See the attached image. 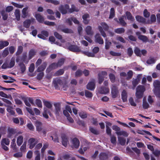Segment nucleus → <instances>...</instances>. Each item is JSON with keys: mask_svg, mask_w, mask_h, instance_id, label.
Listing matches in <instances>:
<instances>
[{"mask_svg": "<svg viewBox=\"0 0 160 160\" xmlns=\"http://www.w3.org/2000/svg\"><path fill=\"white\" fill-rule=\"evenodd\" d=\"M85 31L88 35H91L93 34L92 32V28L90 26H88L86 27L85 28Z\"/></svg>", "mask_w": 160, "mask_h": 160, "instance_id": "nucleus-26", "label": "nucleus"}, {"mask_svg": "<svg viewBox=\"0 0 160 160\" xmlns=\"http://www.w3.org/2000/svg\"><path fill=\"white\" fill-rule=\"evenodd\" d=\"M7 106L8 107L7 108V111L10 113L12 115H14L15 114V112L10 107H9V106Z\"/></svg>", "mask_w": 160, "mask_h": 160, "instance_id": "nucleus-54", "label": "nucleus"}, {"mask_svg": "<svg viewBox=\"0 0 160 160\" xmlns=\"http://www.w3.org/2000/svg\"><path fill=\"white\" fill-rule=\"evenodd\" d=\"M44 112L43 113V116L46 118H48V114H49L50 115V114L48 110L46 108H44Z\"/></svg>", "mask_w": 160, "mask_h": 160, "instance_id": "nucleus-30", "label": "nucleus"}, {"mask_svg": "<svg viewBox=\"0 0 160 160\" xmlns=\"http://www.w3.org/2000/svg\"><path fill=\"white\" fill-rule=\"evenodd\" d=\"M136 18L138 22L146 24L145 19L143 17L139 16H137L136 17Z\"/></svg>", "mask_w": 160, "mask_h": 160, "instance_id": "nucleus-23", "label": "nucleus"}, {"mask_svg": "<svg viewBox=\"0 0 160 160\" xmlns=\"http://www.w3.org/2000/svg\"><path fill=\"white\" fill-rule=\"evenodd\" d=\"M129 101L130 104V105L133 106H136V103L134 102L133 99L132 97L130 98L129 99Z\"/></svg>", "mask_w": 160, "mask_h": 160, "instance_id": "nucleus-55", "label": "nucleus"}, {"mask_svg": "<svg viewBox=\"0 0 160 160\" xmlns=\"http://www.w3.org/2000/svg\"><path fill=\"white\" fill-rule=\"evenodd\" d=\"M61 30L63 32L66 33H71L72 32L71 29L68 28H62Z\"/></svg>", "mask_w": 160, "mask_h": 160, "instance_id": "nucleus-53", "label": "nucleus"}, {"mask_svg": "<svg viewBox=\"0 0 160 160\" xmlns=\"http://www.w3.org/2000/svg\"><path fill=\"white\" fill-rule=\"evenodd\" d=\"M46 63H43L41 66L38 68L37 69L38 72H41L44 70L46 67Z\"/></svg>", "mask_w": 160, "mask_h": 160, "instance_id": "nucleus-34", "label": "nucleus"}, {"mask_svg": "<svg viewBox=\"0 0 160 160\" xmlns=\"http://www.w3.org/2000/svg\"><path fill=\"white\" fill-rule=\"evenodd\" d=\"M15 58H12L10 62L8 64L7 62H5L2 65V67L3 69H6L7 68H11L14 66L15 63Z\"/></svg>", "mask_w": 160, "mask_h": 160, "instance_id": "nucleus-5", "label": "nucleus"}, {"mask_svg": "<svg viewBox=\"0 0 160 160\" xmlns=\"http://www.w3.org/2000/svg\"><path fill=\"white\" fill-rule=\"evenodd\" d=\"M98 91L99 93L101 94H107L109 92V89L107 88H98Z\"/></svg>", "mask_w": 160, "mask_h": 160, "instance_id": "nucleus-15", "label": "nucleus"}, {"mask_svg": "<svg viewBox=\"0 0 160 160\" xmlns=\"http://www.w3.org/2000/svg\"><path fill=\"white\" fill-rule=\"evenodd\" d=\"M35 17L37 21L40 22L42 23L44 21L43 17L40 14H37L35 15Z\"/></svg>", "mask_w": 160, "mask_h": 160, "instance_id": "nucleus-21", "label": "nucleus"}, {"mask_svg": "<svg viewBox=\"0 0 160 160\" xmlns=\"http://www.w3.org/2000/svg\"><path fill=\"white\" fill-rule=\"evenodd\" d=\"M118 141L119 143L122 145H124L126 142L125 139L119 136L118 137Z\"/></svg>", "mask_w": 160, "mask_h": 160, "instance_id": "nucleus-29", "label": "nucleus"}, {"mask_svg": "<svg viewBox=\"0 0 160 160\" xmlns=\"http://www.w3.org/2000/svg\"><path fill=\"white\" fill-rule=\"evenodd\" d=\"M42 125L41 123L38 121H37L35 122V126L36 127V129L37 131H40L41 129V126Z\"/></svg>", "mask_w": 160, "mask_h": 160, "instance_id": "nucleus-28", "label": "nucleus"}, {"mask_svg": "<svg viewBox=\"0 0 160 160\" xmlns=\"http://www.w3.org/2000/svg\"><path fill=\"white\" fill-rule=\"evenodd\" d=\"M31 23V21L30 20H27L24 22V26L27 28L29 27Z\"/></svg>", "mask_w": 160, "mask_h": 160, "instance_id": "nucleus-49", "label": "nucleus"}, {"mask_svg": "<svg viewBox=\"0 0 160 160\" xmlns=\"http://www.w3.org/2000/svg\"><path fill=\"white\" fill-rule=\"evenodd\" d=\"M99 157L100 160H105L108 158L107 155L104 153H101Z\"/></svg>", "mask_w": 160, "mask_h": 160, "instance_id": "nucleus-35", "label": "nucleus"}, {"mask_svg": "<svg viewBox=\"0 0 160 160\" xmlns=\"http://www.w3.org/2000/svg\"><path fill=\"white\" fill-rule=\"evenodd\" d=\"M38 142V140L37 138H31L28 140V145L29 146V148L32 149Z\"/></svg>", "mask_w": 160, "mask_h": 160, "instance_id": "nucleus-4", "label": "nucleus"}, {"mask_svg": "<svg viewBox=\"0 0 160 160\" xmlns=\"http://www.w3.org/2000/svg\"><path fill=\"white\" fill-rule=\"evenodd\" d=\"M1 143V145H8L9 144L10 141L8 139L4 138L2 139Z\"/></svg>", "mask_w": 160, "mask_h": 160, "instance_id": "nucleus-27", "label": "nucleus"}, {"mask_svg": "<svg viewBox=\"0 0 160 160\" xmlns=\"http://www.w3.org/2000/svg\"><path fill=\"white\" fill-rule=\"evenodd\" d=\"M156 61V60L153 58H150L148 59L147 61V64L149 65L154 63Z\"/></svg>", "mask_w": 160, "mask_h": 160, "instance_id": "nucleus-43", "label": "nucleus"}, {"mask_svg": "<svg viewBox=\"0 0 160 160\" xmlns=\"http://www.w3.org/2000/svg\"><path fill=\"white\" fill-rule=\"evenodd\" d=\"M27 127L30 130L33 131L34 129V127L32 124L31 122L28 123Z\"/></svg>", "mask_w": 160, "mask_h": 160, "instance_id": "nucleus-63", "label": "nucleus"}, {"mask_svg": "<svg viewBox=\"0 0 160 160\" xmlns=\"http://www.w3.org/2000/svg\"><path fill=\"white\" fill-rule=\"evenodd\" d=\"M79 11L78 8H76L75 6L72 5V6L71 8L68 10V12L70 13H72L74 11L78 12Z\"/></svg>", "mask_w": 160, "mask_h": 160, "instance_id": "nucleus-42", "label": "nucleus"}, {"mask_svg": "<svg viewBox=\"0 0 160 160\" xmlns=\"http://www.w3.org/2000/svg\"><path fill=\"white\" fill-rule=\"evenodd\" d=\"M12 3L13 6L17 8H22L23 7V5L18 4L14 2H12Z\"/></svg>", "mask_w": 160, "mask_h": 160, "instance_id": "nucleus-62", "label": "nucleus"}, {"mask_svg": "<svg viewBox=\"0 0 160 160\" xmlns=\"http://www.w3.org/2000/svg\"><path fill=\"white\" fill-rule=\"evenodd\" d=\"M44 103L45 106L49 108H50L52 106V104L51 103L48 101H45Z\"/></svg>", "mask_w": 160, "mask_h": 160, "instance_id": "nucleus-60", "label": "nucleus"}, {"mask_svg": "<svg viewBox=\"0 0 160 160\" xmlns=\"http://www.w3.org/2000/svg\"><path fill=\"white\" fill-rule=\"evenodd\" d=\"M58 66L57 63H53L50 65L49 68L50 69H55L58 67Z\"/></svg>", "mask_w": 160, "mask_h": 160, "instance_id": "nucleus-51", "label": "nucleus"}, {"mask_svg": "<svg viewBox=\"0 0 160 160\" xmlns=\"http://www.w3.org/2000/svg\"><path fill=\"white\" fill-rule=\"evenodd\" d=\"M134 52L137 56H141V51L138 48L136 47L134 50Z\"/></svg>", "mask_w": 160, "mask_h": 160, "instance_id": "nucleus-38", "label": "nucleus"}, {"mask_svg": "<svg viewBox=\"0 0 160 160\" xmlns=\"http://www.w3.org/2000/svg\"><path fill=\"white\" fill-rule=\"evenodd\" d=\"M124 18V16H122L121 17L119 18V23L123 26H125L126 24V23L123 20Z\"/></svg>", "mask_w": 160, "mask_h": 160, "instance_id": "nucleus-47", "label": "nucleus"}, {"mask_svg": "<svg viewBox=\"0 0 160 160\" xmlns=\"http://www.w3.org/2000/svg\"><path fill=\"white\" fill-rule=\"evenodd\" d=\"M82 53L88 57H94V54L88 51H82Z\"/></svg>", "mask_w": 160, "mask_h": 160, "instance_id": "nucleus-40", "label": "nucleus"}, {"mask_svg": "<svg viewBox=\"0 0 160 160\" xmlns=\"http://www.w3.org/2000/svg\"><path fill=\"white\" fill-rule=\"evenodd\" d=\"M126 15L128 20L132 21L134 20V18L132 17L131 13L130 12H126Z\"/></svg>", "mask_w": 160, "mask_h": 160, "instance_id": "nucleus-32", "label": "nucleus"}, {"mask_svg": "<svg viewBox=\"0 0 160 160\" xmlns=\"http://www.w3.org/2000/svg\"><path fill=\"white\" fill-rule=\"evenodd\" d=\"M53 84L55 88L57 89L59 86L62 85V82L60 79L56 78L54 80Z\"/></svg>", "mask_w": 160, "mask_h": 160, "instance_id": "nucleus-11", "label": "nucleus"}, {"mask_svg": "<svg viewBox=\"0 0 160 160\" xmlns=\"http://www.w3.org/2000/svg\"><path fill=\"white\" fill-rule=\"evenodd\" d=\"M116 133L118 136H121L122 135L124 137H127L128 135V133L126 132V131H119L117 132Z\"/></svg>", "mask_w": 160, "mask_h": 160, "instance_id": "nucleus-24", "label": "nucleus"}, {"mask_svg": "<svg viewBox=\"0 0 160 160\" xmlns=\"http://www.w3.org/2000/svg\"><path fill=\"white\" fill-rule=\"evenodd\" d=\"M28 7L23 8L22 11V17L23 18H25L28 14Z\"/></svg>", "mask_w": 160, "mask_h": 160, "instance_id": "nucleus-25", "label": "nucleus"}, {"mask_svg": "<svg viewBox=\"0 0 160 160\" xmlns=\"http://www.w3.org/2000/svg\"><path fill=\"white\" fill-rule=\"evenodd\" d=\"M115 16V11L113 8H112L110 9V15L109 16V18H113Z\"/></svg>", "mask_w": 160, "mask_h": 160, "instance_id": "nucleus-44", "label": "nucleus"}, {"mask_svg": "<svg viewBox=\"0 0 160 160\" xmlns=\"http://www.w3.org/2000/svg\"><path fill=\"white\" fill-rule=\"evenodd\" d=\"M89 148L88 146L87 145L82 146L78 150L79 152L81 154H83L84 152Z\"/></svg>", "mask_w": 160, "mask_h": 160, "instance_id": "nucleus-18", "label": "nucleus"}, {"mask_svg": "<svg viewBox=\"0 0 160 160\" xmlns=\"http://www.w3.org/2000/svg\"><path fill=\"white\" fill-rule=\"evenodd\" d=\"M139 81V78H137L133 80L132 83L134 88L137 85Z\"/></svg>", "mask_w": 160, "mask_h": 160, "instance_id": "nucleus-61", "label": "nucleus"}, {"mask_svg": "<svg viewBox=\"0 0 160 160\" xmlns=\"http://www.w3.org/2000/svg\"><path fill=\"white\" fill-rule=\"evenodd\" d=\"M69 6L66 4L64 6H61L59 8V10L62 14H65L67 13V10L69 9Z\"/></svg>", "mask_w": 160, "mask_h": 160, "instance_id": "nucleus-10", "label": "nucleus"}, {"mask_svg": "<svg viewBox=\"0 0 160 160\" xmlns=\"http://www.w3.org/2000/svg\"><path fill=\"white\" fill-rule=\"evenodd\" d=\"M36 54V52L33 50H31L30 52H29V59H31L34 56V55L35 54Z\"/></svg>", "mask_w": 160, "mask_h": 160, "instance_id": "nucleus-46", "label": "nucleus"}, {"mask_svg": "<svg viewBox=\"0 0 160 160\" xmlns=\"http://www.w3.org/2000/svg\"><path fill=\"white\" fill-rule=\"evenodd\" d=\"M107 76V73L106 72L103 71L98 74L99 83L101 84L105 78Z\"/></svg>", "mask_w": 160, "mask_h": 160, "instance_id": "nucleus-8", "label": "nucleus"}, {"mask_svg": "<svg viewBox=\"0 0 160 160\" xmlns=\"http://www.w3.org/2000/svg\"><path fill=\"white\" fill-rule=\"evenodd\" d=\"M136 34V35L138 36V38L140 40L144 42H146L147 41L148 38L147 37L145 36L141 35L140 32H137Z\"/></svg>", "mask_w": 160, "mask_h": 160, "instance_id": "nucleus-13", "label": "nucleus"}, {"mask_svg": "<svg viewBox=\"0 0 160 160\" xmlns=\"http://www.w3.org/2000/svg\"><path fill=\"white\" fill-rule=\"evenodd\" d=\"M95 41L100 44L103 43V41L99 34H96L95 35Z\"/></svg>", "mask_w": 160, "mask_h": 160, "instance_id": "nucleus-14", "label": "nucleus"}, {"mask_svg": "<svg viewBox=\"0 0 160 160\" xmlns=\"http://www.w3.org/2000/svg\"><path fill=\"white\" fill-rule=\"evenodd\" d=\"M95 81L93 80L90 82L87 85V88L91 90H93L95 88Z\"/></svg>", "mask_w": 160, "mask_h": 160, "instance_id": "nucleus-12", "label": "nucleus"}, {"mask_svg": "<svg viewBox=\"0 0 160 160\" xmlns=\"http://www.w3.org/2000/svg\"><path fill=\"white\" fill-rule=\"evenodd\" d=\"M69 43H67V45L65 44L66 46L64 47L65 48H68L70 51L74 52H78L80 51V48L79 47L75 45H71L69 46Z\"/></svg>", "mask_w": 160, "mask_h": 160, "instance_id": "nucleus-7", "label": "nucleus"}, {"mask_svg": "<svg viewBox=\"0 0 160 160\" xmlns=\"http://www.w3.org/2000/svg\"><path fill=\"white\" fill-rule=\"evenodd\" d=\"M145 89L144 86H139L136 89V96L138 99L141 98L143 94V92L145 91Z\"/></svg>", "mask_w": 160, "mask_h": 160, "instance_id": "nucleus-1", "label": "nucleus"}, {"mask_svg": "<svg viewBox=\"0 0 160 160\" xmlns=\"http://www.w3.org/2000/svg\"><path fill=\"white\" fill-rule=\"evenodd\" d=\"M23 137L22 135L19 136L17 139V143L18 146H20L23 142Z\"/></svg>", "mask_w": 160, "mask_h": 160, "instance_id": "nucleus-20", "label": "nucleus"}, {"mask_svg": "<svg viewBox=\"0 0 160 160\" xmlns=\"http://www.w3.org/2000/svg\"><path fill=\"white\" fill-rule=\"evenodd\" d=\"M0 96L2 97L7 98H9L10 99L12 98L11 95H8L2 91L0 92Z\"/></svg>", "mask_w": 160, "mask_h": 160, "instance_id": "nucleus-37", "label": "nucleus"}, {"mask_svg": "<svg viewBox=\"0 0 160 160\" xmlns=\"http://www.w3.org/2000/svg\"><path fill=\"white\" fill-rule=\"evenodd\" d=\"M62 145L65 147H66L68 143V141L67 137L65 135H63L62 136Z\"/></svg>", "mask_w": 160, "mask_h": 160, "instance_id": "nucleus-17", "label": "nucleus"}, {"mask_svg": "<svg viewBox=\"0 0 160 160\" xmlns=\"http://www.w3.org/2000/svg\"><path fill=\"white\" fill-rule=\"evenodd\" d=\"M79 116L82 118H85L87 117V113L84 112H81L79 113Z\"/></svg>", "mask_w": 160, "mask_h": 160, "instance_id": "nucleus-50", "label": "nucleus"}, {"mask_svg": "<svg viewBox=\"0 0 160 160\" xmlns=\"http://www.w3.org/2000/svg\"><path fill=\"white\" fill-rule=\"evenodd\" d=\"M153 86L155 88L154 90L155 94L158 97H160V89L158 88L160 87V82L156 80L153 82Z\"/></svg>", "mask_w": 160, "mask_h": 160, "instance_id": "nucleus-2", "label": "nucleus"}, {"mask_svg": "<svg viewBox=\"0 0 160 160\" xmlns=\"http://www.w3.org/2000/svg\"><path fill=\"white\" fill-rule=\"evenodd\" d=\"M142 107L144 109H147L149 107V105L147 102L146 98H144L143 100Z\"/></svg>", "mask_w": 160, "mask_h": 160, "instance_id": "nucleus-33", "label": "nucleus"}, {"mask_svg": "<svg viewBox=\"0 0 160 160\" xmlns=\"http://www.w3.org/2000/svg\"><path fill=\"white\" fill-rule=\"evenodd\" d=\"M101 26H98V29L99 31L101 33L102 36L104 37L106 36V35L105 32L103 31L102 28L105 31L108 30V29L109 27L104 22H102L101 23Z\"/></svg>", "mask_w": 160, "mask_h": 160, "instance_id": "nucleus-3", "label": "nucleus"}, {"mask_svg": "<svg viewBox=\"0 0 160 160\" xmlns=\"http://www.w3.org/2000/svg\"><path fill=\"white\" fill-rule=\"evenodd\" d=\"M114 32L118 34H122L125 32V29L123 28H120L115 29Z\"/></svg>", "mask_w": 160, "mask_h": 160, "instance_id": "nucleus-31", "label": "nucleus"}, {"mask_svg": "<svg viewBox=\"0 0 160 160\" xmlns=\"http://www.w3.org/2000/svg\"><path fill=\"white\" fill-rule=\"evenodd\" d=\"M11 147L13 150H15L16 149V139L15 138L13 139L12 140V142L11 143Z\"/></svg>", "mask_w": 160, "mask_h": 160, "instance_id": "nucleus-39", "label": "nucleus"}, {"mask_svg": "<svg viewBox=\"0 0 160 160\" xmlns=\"http://www.w3.org/2000/svg\"><path fill=\"white\" fill-rule=\"evenodd\" d=\"M156 21V16L154 14H152L151 16L150 20H148L146 21V24H151L153 22H155Z\"/></svg>", "mask_w": 160, "mask_h": 160, "instance_id": "nucleus-19", "label": "nucleus"}, {"mask_svg": "<svg viewBox=\"0 0 160 160\" xmlns=\"http://www.w3.org/2000/svg\"><path fill=\"white\" fill-rule=\"evenodd\" d=\"M122 98L123 102H125L127 101V95L126 91L124 90L122 91Z\"/></svg>", "mask_w": 160, "mask_h": 160, "instance_id": "nucleus-22", "label": "nucleus"}, {"mask_svg": "<svg viewBox=\"0 0 160 160\" xmlns=\"http://www.w3.org/2000/svg\"><path fill=\"white\" fill-rule=\"evenodd\" d=\"M71 147L73 148H78L80 145L79 140L76 138L73 139L72 141Z\"/></svg>", "mask_w": 160, "mask_h": 160, "instance_id": "nucleus-9", "label": "nucleus"}, {"mask_svg": "<svg viewBox=\"0 0 160 160\" xmlns=\"http://www.w3.org/2000/svg\"><path fill=\"white\" fill-rule=\"evenodd\" d=\"M59 156H61V158L65 160H68L70 158V155L66 153H63Z\"/></svg>", "mask_w": 160, "mask_h": 160, "instance_id": "nucleus-41", "label": "nucleus"}, {"mask_svg": "<svg viewBox=\"0 0 160 160\" xmlns=\"http://www.w3.org/2000/svg\"><path fill=\"white\" fill-rule=\"evenodd\" d=\"M85 96L87 98H92V93L88 91H86L85 92Z\"/></svg>", "mask_w": 160, "mask_h": 160, "instance_id": "nucleus-58", "label": "nucleus"}, {"mask_svg": "<svg viewBox=\"0 0 160 160\" xmlns=\"http://www.w3.org/2000/svg\"><path fill=\"white\" fill-rule=\"evenodd\" d=\"M1 14L2 16V18L4 20H6L8 18V14L4 11H2L1 12Z\"/></svg>", "mask_w": 160, "mask_h": 160, "instance_id": "nucleus-56", "label": "nucleus"}, {"mask_svg": "<svg viewBox=\"0 0 160 160\" xmlns=\"http://www.w3.org/2000/svg\"><path fill=\"white\" fill-rule=\"evenodd\" d=\"M15 15L17 20H19L20 17V11L18 9H16L15 12Z\"/></svg>", "mask_w": 160, "mask_h": 160, "instance_id": "nucleus-36", "label": "nucleus"}, {"mask_svg": "<svg viewBox=\"0 0 160 160\" xmlns=\"http://www.w3.org/2000/svg\"><path fill=\"white\" fill-rule=\"evenodd\" d=\"M34 153L36 155L35 158V160H40V155L39 151H36Z\"/></svg>", "mask_w": 160, "mask_h": 160, "instance_id": "nucleus-48", "label": "nucleus"}, {"mask_svg": "<svg viewBox=\"0 0 160 160\" xmlns=\"http://www.w3.org/2000/svg\"><path fill=\"white\" fill-rule=\"evenodd\" d=\"M111 44L112 43L110 42H109L106 40L105 42V49H108L109 48L110 46L111 45Z\"/></svg>", "mask_w": 160, "mask_h": 160, "instance_id": "nucleus-52", "label": "nucleus"}, {"mask_svg": "<svg viewBox=\"0 0 160 160\" xmlns=\"http://www.w3.org/2000/svg\"><path fill=\"white\" fill-rule=\"evenodd\" d=\"M36 103L38 107L39 108H42V102L41 100L38 99H36Z\"/></svg>", "mask_w": 160, "mask_h": 160, "instance_id": "nucleus-57", "label": "nucleus"}, {"mask_svg": "<svg viewBox=\"0 0 160 160\" xmlns=\"http://www.w3.org/2000/svg\"><path fill=\"white\" fill-rule=\"evenodd\" d=\"M54 35L56 38L60 40V42H61V43H60L56 42L55 43L60 46L65 47L66 46L65 45L64 43L65 42V41L64 39H62V36L56 32H55L54 33Z\"/></svg>", "mask_w": 160, "mask_h": 160, "instance_id": "nucleus-6", "label": "nucleus"}, {"mask_svg": "<svg viewBox=\"0 0 160 160\" xmlns=\"http://www.w3.org/2000/svg\"><path fill=\"white\" fill-rule=\"evenodd\" d=\"M82 18L83 19V22L86 24H88L89 21L88 19L89 18V15L88 14H85L82 16Z\"/></svg>", "mask_w": 160, "mask_h": 160, "instance_id": "nucleus-16", "label": "nucleus"}, {"mask_svg": "<svg viewBox=\"0 0 160 160\" xmlns=\"http://www.w3.org/2000/svg\"><path fill=\"white\" fill-rule=\"evenodd\" d=\"M27 142H24L23 144L22 145L20 148V150L22 152H25L26 151V148Z\"/></svg>", "mask_w": 160, "mask_h": 160, "instance_id": "nucleus-45", "label": "nucleus"}, {"mask_svg": "<svg viewBox=\"0 0 160 160\" xmlns=\"http://www.w3.org/2000/svg\"><path fill=\"white\" fill-rule=\"evenodd\" d=\"M150 13L147 9H145L143 12L144 16L146 18H148L150 16Z\"/></svg>", "mask_w": 160, "mask_h": 160, "instance_id": "nucleus-64", "label": "nucleus"}, {"mask_svg": "<svg viewBox=\"0 0 160 160\" xmlns=\"http://www.w3.org/2000/svg\"><path fill=\"white\" fill-rule=\"evenodd\" d=\"M116 39L117 41H119L120 42H122L125 43V41L123 38L120 36H117L116 38Z\"/></svg>", "mask_w": 160, "mask_h": 160, "instance_id": "nucleus-59", "label": "nucleus"}]
</instances>
